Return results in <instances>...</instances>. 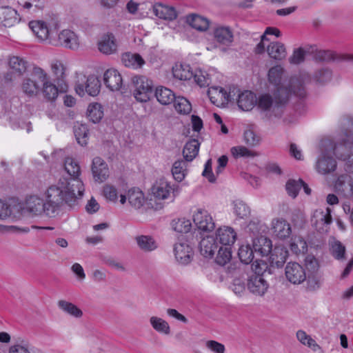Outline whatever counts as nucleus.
Listing matches in <instances>:
<instances>
[{
    "instance_id": "obj_1",
    "label": "nucleus",
    "mask_w": 353,
    "mask_h": 353,
    "mask_svg": "<svg viewBox=\"0 0 353 353\" xmlns=\"http://www.w3.org/2000/svg\"><path fill=\"white\" fill-rule=\"evenodd\" d=\"M70 184L77 185L79 190H82V185L78 181L74 180ZM68 185L70 183L67 184L65 181H61L50 185L46 191V200L38 195L30 196L23 204V211L33 216H41L43 214L49 217L56 216L63 203L73 205L72 198L74 193V190L68 191Z\"/></svg>"
},
{
    "instance_id": "obj_2",
    "label": "nucleus",
    "mask_w": 353,
    "mask_h": 353,
    "mask_svg": "<svg viewBox=\"0 0 353 353\" xmlns=\"http://www.w3.org/2000/svg\"><path fill=\"white\" fill-rule=\"evenodd\" d=\"M283 73V68L281 65L274 66L268 72V80L270 83L276 87L274 90L275 101L278 103H285L289 97L292 94L301 98L304 97L305 91L303 88V81L299 78H292L289 88L280 85Z\"/></svg>"
},
{
    "instance_id": "obj_3",
    "label": "nucleus",
    "mask_w": 353,
    "mask_h": 353,
    "mask_svg": "<svg viewBox=\"0 0 353 353\" xmlns=\"http://www.w3.org/2000/svg\"><path fill=\"white\" fill-rule=\"evenodd\" d=\"M64 169L65 172L70 175L71 177L70 179L61 178L57 183L61 181H65L67 184L72 183V181H78L82 185V190L79 192V188L77 185H71V184L68 185V191L74 190V196L72 198V204H74L77 199H80L84 192L85 188L84 185L82 181L79 178V176L81 174V168L79 165V163L72 157H67L64 161Z\"/></svg>"
},
{
    "instance_id": "obj_4",
    "label": "nucleus",
    "mask_w": 353,
    "mask_h": 353,
    "mask_svg": "<svg viewBox=\"0 0 353 353\" xmlns=\"http://www.w3.org/2000/svg\"><path fill=\"white\" fill-rule=\"evenodd\" d=\"M46 77V71L40 67H33L29 76L23 78L21 88L22 92L28 97H36L41 92L42 81Z\"/></svg>"
},
{
    "instance_id": "obj_5",
    "label": "nucleus",
    "mask_w": 353,
    "mask_h": 353,
    "mask_svg": "<svg viewBox=\"0 0 353 353\" xmlns=\"http://www.w3.org/2000/svg\"><path fill=\"white\" fill-rule=\"evenodd\" d=\"M333 146V143L329 139L322 141L321 154L316 164V169L319 173L326 174L335 170L336 161L329 150V149H332Z\"/></svg>"
},
{
    "instance_id": "obj_6",
    "label": "nucleus",
    "mask_w": 353,
    "mask_h": 353,
    "mask_svg": "<svg viewBox=\"0 0 353 353\" xmlns=\"http://www.w3.org/2000/svg\"><path fill=\"white\" fill-rule=\"evenodd\" d=\"M181 192L179 185L171 184L165 179L155 181L150 189L151 196L156 201H164L172 199L173 201Z\"/></svg>"
},
{
    "instance_id": "obj_7",
    "label": "nucleus",
    "mask_w": 353,
    "mask_h": 353,
    "mask_svg": "<svg viewBox=\"0 0 353 353\" xmlns=\"http://www.w3.org/2000/svg\"><path fill=\"white\" fill-rule=\"evenodd\" d=\"M28 26L39 42L50 45L59 32L58 23H28Z\"/></svg>"
},
{
    "instance_id": "obj_8",
    "label": "nucleus",
    "mask_w": 353,
    "mask_h": 353,
    "mask_svg": "<svg viewBox=\"0 0 353 353\" xmlns=\"http://www.w3.org/2000/svg\"><path fill=\"white\" fill-rule=\"evenodd\" d=\"M330 141L334 146L329 150L337 158L346 160L353 154V134L347 132L341 134L336 143Z\"/></svg>"
},
{
    "instance_id": "obj_9",
    "label": "nucleus",
    "mask_w": 353,
    "mask_h": 353,
    "mask_svg": "<svg viewBox=\"0 0 353 353\" xmlns=\"http://www.w3.org/2000/svg\"><path fill=\"white\" fill-rule=\"evenodd\" d=\"M100 89V81L94 75H90L88 77L81 75L78 77V81L75 85L76 92L80 97H83L85 94L95 97L99 94Z\"/></svg>"
},
{
    "instance_id": "obj_10",
    "label": "nucleus",
    "mask_w": 353,
    "mask_h": 353,
    "mask_svg": "<svg viewBox=\"0 0 353 353\" xmlns=\"http://www.w3.org/2000/svg\"><path fill=\"white\" fill-rule=\"evenodd\" d=\"M80 44L79 36L70 29L59 30L54 41H52V46H61L72 50H78Z\"/></svg>"
},
{
    "instance_id": "obj_11",
    "label": "nucleus",
    "mask_w": 353,
    "mask_h": 353,
    "mask_svg": "<svg viewBox=\"0 0 353 353\" xmlns=\"http://www.w3.org/2000/svg\"><path fill=\"white\" fill-rule=\"evenodd\" d=\"M134 87L133 94L137 101L146 102L152 92V83L144 76H136L132 78Z\"/></svg>"
},
{
    "instance_id": "obj_12",
    "label": "nucleus",
    "mask_w": 353,
    "mask_h": 353,
    "mask_svg": "<svg viewBox=\"0 0 353 353\" xmlns=\"http://www.w3.org/2000/svg\"><path fill=\"white\" fill-rule=\"evenodd\" d=\"M192 220L199 230L211 232L215 228V222L212 215L204 208L198 207L192 211Z\"/></svg>"
},
{
    "instance_id": "obj_13",
    "label": "nucleus",
    "mask_w": 353,
    "mask_h": 353,
    "mask_svg": "<svg viewBox=\"0 0 353 353\" xmlns=\"http://www.w3.org/2000/svg\"><path fill=\"white\" fill-rule=\"evenodd\" d=\"M311 223L317 231L322 233L327 232L332 223L330 208H326L314 210L311 218Z\"/></svg>"
},
{
    "instance_id": "obj_14",
    "label": "nucleus",
    "mask_w": 353,
    "mask_h": 353,
    "mask_svg": "<svg viewBox=\"0 0 353 353\" xmlns=\"http://www.w3.org/2000/svg\"><path fill=\"white\" fill-rule=\"evenodd\" d=\"M285 276L294 285L301 284L307 278L304 267L297 262L288 263L285 268Z\"/></svg>"
},
{
    "instance_id": "obj_15",
    "label": "nucleus",
    "mask_w": 353,
    "mask_h": 353,
    "mask_svg": "<svg viewBox=\"0 0 353 353\" xmlns=\"http://www.w3.org/2000/svg\"><path fill=\"white\" fill-rule=\"evenodd\" d=\"M272 235L278 239L284 240L292 234L290 224L283 218H274L270 225Z\"/></svg>"
},
{
    "instance_id": "obj_16",
    "label": "nucleus",
    "mask_w": 353,
    "mask_h": 353,
    "mask_svg": "<svg viewBox=\"0 0 353 353\" xmlns=\"http://www.w3.org/2000/svg\"><path fill=\"white\" fill-rule=\"evenodd\" d=\"M216 241L223 246H232L237 239V234L230 226L219 227L215 232Z\"/></svg>"
},
{
    "instance_id": "obj_17",
    "label": "nucleus",
    "mask_w": 353,
    "mask_h": 353,
    "mask_svg": "<svg viewBox=\"0 0 353 353\" xmlns=\"http://www.w3.org/2000/svg\"><path fill=\"white\" fill-rule=\"evenodd\" d=\"M174 253L176 260L182 265L188 264L193 257L192 249L186 241L176 243Z\"/></svg>"
},
{
    "instance_id": "obj_18",
    "label": "nucleus",
    "mask_w": 353,
    "mask_h": 353,
    "mask_svg": "<svg viewBox=\"0 0 353 353\" xmlns=\"http://www.w3.org/2000/svg\"><path fill=\"white\" fill-rule=\"evenodd\" d=\"M248 289L256 296H263L269 288L268 281L261 275H252L248 280Z\"/></svg>"
},
{
    "instance_id": "obj_19",
    "label": "nucleus",
    "mask_w": 353,
    "mask_h": 353,
    "mask_svg": "<svg viewBox=\"0 0 353 353\" xmlns=\"http://www.w3.org/2000/svg\"><path fill=\"white\" fill-rule=\"evenodd\" d=\"M103 82L111 91H118L123 85V79L121 74L114 68L108 69L104 72Z\"/></svg>"
},
{
    "instance_id": "obj_20",
    "label": "nucleus",
    "mask_w": 353,
    "mask_h": 353,
    "mask_svg": "<svg viewBox=\"0 0 353 353\" xmlns=\"http://www.w3.org/2000/svg\"><path fill=\"white\" fill-rule=\"evenodd\" d=\"M208 95L212 103L217 107L224 106L229 101V94L221 87H210L208 89Z\"/></svg>"
},
{
    "instance_id": "obj_21",
    "label": "nucleus",
    "mask_w": 353,
    "mask_h": 353,
    "mask_svg": "<svg viewBox=\"0 0 353 353\" xmlns=\"http://www.w3.org/2000/svg\"><path fill=\"white\" fill-rule=\"evenodd\" d=\"M152 12L159 19L165 21H173L177 17L174 7L161 3H157L152 6Z\"/></svg>"
},
{
    "instance_id": "obj_22",
    "label": "nucleus",
    "mask_w": 353,
    "mask_h": 353,
    "mask_svg": "<svg viewBox=\"0 0 353 353\" xmlns=\"http://www.w3.org/2000/svg\"><path fill=\"white\" fill-rule=\"evenodd\" d=\"M92 171L94 180L99 182L105 181L109 176V169L106 163L100 157L92 160Z\"/></svg>"
},
{
    "instance_id": "obj_23",
    "label": "nucleus",
    "mask_w": 353,
    "mask_h": 353,
    "mask_svg": "<svg viewBox=\"0 0 353 353\" xmlns=\"http://www.w3.org/2000/svg\"><path fill=\"white\" fill-rule=\"evenodd\" d=\"M99 50L105 54H114L117 50V43L112 33H106L101 36L98 42Z\"/></svg>"
},
{
    "instance_id": "obj_24",
    "label": "nucleus",
    "mask_w": 353,
    "mask_h": 353,
    "mask_svg": "<svg viewBox=\"0 0 353 353\" xmlns=\"http://www.w3.org/2000/svg\"><path fill=\"white\" fill-rule=\"evenodd\" d=\"M138 248L143 252H152L159 247L157 239L151 235L140 234L134 237Z\"/></svg>"
},
{
    "instance_id": "obj_25",
    "label": "nucleus",
    "mask_w": 353,
    "mask_h": 353,
    "mask_svg": "<svg viewBox=\"0 0 353 353\" xmlns=\"http://www.w3.org/2000/svg\"><path fill=\"white\" fill-rule=\"evenodd\" d=\"M335 188L345 197H353V181L350 176L347 174L340 176L336 182Z\"/></svg>"
},
{
    "instance_id": "obj_26",
    "label": "nucleus",
    "mask_w": 353,
    "mask_h": 353,
    "mask_svg": "<svg viewBox=\"0 0 353 353\" xmlns=\"http://www.w3.org/2000/svg\"><path fill=\"white\" fill-rule=\"evenodd\" d=\"M288 256V251L283 245H276L270 252V261L272 266L281 268Z\"/></svg>"
},
{
    "instance_id": "obj_27",
    "label": "nucleus",
    "mask_w": 353,
    "mask_h": 353,
    "mask_svg": "<svg viewBox=\"0 0 353 353\" xmlns=\"http://www.w3.org/2000/svg\"><path fill=\"white\" fill-rule=\"evenodd\" d=\"M256 103V95L251 91L245 90L239 94L237 104L243 111H250Z\"/></svg>"
},
{
    "instance_id": "obj_28",
    "label": "nucleus",
    "mask_w": 353,
    "mask_h": 353,
    "mask_svg": "<svg viewBox=\"0 0 353 353\" xmlns=\"http://www.w3.org/2000/svg\"><path fill=\"white\" fill-rule=\"evenodd\" d=\"M199 249L204 257H212L217 250L216 239L212 236H208L200 241Z\"/></svg>"
},
{
    "instance_id": "obj_29",
    "label": "nucleus",
    "mask_w": 353,
    "mask_h": 353,
    "mask_svg": "<svg viewBox=\"0 0 353 353\" xmlns=\"http://www.w3.org/2000/svg\"><path fill=\"white\" fill-rule=\"evenodd\" d=\"M41 92L43 93L45 99L51 101L55 100L59 94L58 88L50 81V77L46 72L45 79L41 83Z\"/></svg>"
},
{
    "instance_id": "obj_30",
    "label": "nucleus",
    "mask_w": 353,
    "mask_h": 353,
    "mask_svg": "<svg viewBox=\"0 0 353 353\" xmlns=\"http://www.w3.org/2000/svg\"><path fill=\"white\" fill-rule=\"evenodd\" d=\"M272 249V241L265 236H260L253 241V250L261 256H268Z\"/></svg>"
},
{
    "instance_id": "obj_31",
    "label": "nucleus",
    "mask_w": 353,
    "mask_h": 353,
    "mask_svg": "<svg viewBox=\"0 0 353 353\" xmlns=\"http://www.w3.org/2000/svg\"><path fill=\"white\" fill-rule=\"evenodd\" d=\"M268 55L275 60H282L287 56V51L283 43L280 42H271L267 46Z\"/></svg>"
},
{
    "instance_id": "obj_32",
    "label": "nucleus",
    "mask_w": 353,
    "mask_h": 353,
    "mask_svg": "<svg viewBox=\"0 0 353 353\" xmlns=\"http://www.w3.org/2000/svg\"><path fill=\"white\" fill-rule=\"evenodd\" d=\"M123 64L128 68L138 69L145 64V61L139 54L124 53L121 57Z\"/></svg>"
},
{
    "instance_id": "obj_33",
    "label": "nucleus",
    "mask_w": 353,
    "mask_h": 353,
    "mask_svg": "<svg viewBox=\"0 0 353 353\" xmlns=\"http://www.w3.org/2000/svg\"><path fill=\"white\" fill-rule=\"evenodd\" d=\"M58 307L64 313L76 319L83 316V311L75 304L65 300H60L57 302Z\"/></svg>"
},
{
    "instance_id": "obj_34",
    "label": "nucleus",
    "mask_w": 353,
    "mask_h": 353,
    "mask_svg": "<svg viewBox=\"0 0 353 353\" xmlns=\"http://www.w3.org/2000/svg\"><path fill=\"white\" fill-rule=\"evenodd\" d=\"M149 321L152 327L159 334L165 336L170 334V326L163 319L157 316H152L150 318Z\"/></svg>"
},
{
    "instance_id": "obj_35",
    "label": "nucleus",
    "mask_w": 353,
    "mask_h": 353,
    "mask_svg": "<svg viewBox=\"0 0 353 353\" xmlns=\"http://www.w3.org/2000/svg\"><path fill=\"white\" fill-rule=\"evenodd\" d=\"M128 202L135 209H140L145 202L144 194L138 188H132L128 192Z\"/></svg>"
},
{
    "instance_id": "obj_36",
    "label": "nucleus",
    "mask_w": 353,
    "mask_h": 353,
    "mask_svg": "<svg viewBox=\"0 0 353 353\" xmlns=\"http://www.w3.org/2000/svg\"><path fill=\"white\" fill-rule=\"evenodd\" d=\"M172 74L174 78L181 81L190 80L193 77L189 65L176 64L172 68Z\"/></svg>"
},
{
    "instance_id": "obj_37",
    "label": "nucleus",
    "mask_w": 353,
    "mask_h": 353,
    "mask_svg": "<svg viewBox=\"0 0 353 353\" xmlns=\"http://www.w3.org/2000/svg\"><path fill=\"white\" fill-rule=\"evenodd\" d=\"M200 143L196 139L188 141L183 150V154L187 161H192L198 154Z\"/></svg>"
},
{
    "instance_id": "obj_38",
    "label": "nucleus",
    "mask_w": 353,
    "mask_h": 353,
    "mask_svg": "<svg viewBox=\"0 0 353 353\" xmlns=\"http://www.w3.org/2000/svg\"><path fill=\"white\" fill-rule=\"evenodd\" d=\"M8 65L14 72L22 75L27 70L28 62L20 57L12 56L9 58Z\"/></svg>"
},
{
    "instance_id": "obj_39",
    "label": "nucleus",
    "mask_w": 353,
    "mask_h": 353,
    "mask_svg": "<svg viewBox=\"0 0 353 353\" xmlns=\"http://www.w3.org/2000/svg\"><path fill=\"white\" fill-rule=\"evenodd\" d=\"M313 52L312 46L300 47L293 51L292 56L289 58L290 63L300 64L305 61L306 56Z\"/></svg>"
},
{
    "instance_id": "obj_40",
    "label": "nucleus",
    "mask_w": 353,
    "mask_h": 353,
    "mask_svg": "<svg viewBox=\"0 0 353 353\" xmlns=\"http://www.w3.org/2000/svg\"><path fill=\"white\" fill-rule=\"evenodd\" d=\"M155 96L158 101L163 105H168L174 102L176 99L173 92L164 87L157 88L155 92Z\"/></svg>"
},
{
    "instance_id": "obj_41",
    "label": "nucleus",
    "mask_w": 353,
    "mask_h": 353,
    "mask_svg": "<svg viewBox=\"0 0 353 353\" xmlns=\"http://www.w3.org/2000/svg\"><path fill=\"white\" fill-rule=\"evenodd\" d=\"M268 34H273L276 37H279L280 36V31L276 28H267L264 34L261 37V41L256 46V53L262 54L265 51V48H267V46L268 45V43L269 41L267 38V35Z\"/></svg>"
},
{
    "instance_id": "obj_42",
    "label": "nucleus",
    "mask_w": 353,
    "mask_h": 353,
    "mask_svg": "<svg viewBox=\"0 0 353 353\" xmlns=\"http://www.w3.org/2000/svg\"><path fill=\"white\" fill-rule=\"evenodd\" d=\"M87 115L93 123H96L99 122L103 117V111L101 105L98 103L90 104L88 107Z\"/></svg>"
},
{
    "instance_id": "obj_43",
    "label": "nucleus",
    "mask_w": 353,
    "mask_h": 353,
    "mask_svg": "<svg viewBox=\"0 0 353 353\" xmlns=\"http://www.w3.org/2000/svg\"><path fill=\"white\" fill-rule=\"evenodd\" d=\"M297 340L303 345L311 348L314 351L320 349V346L316 343L310 335L307 334L305 331L300 330L296 332Z\"/></svg>"
},
{
    "instance_id": "obj_44",
    "label": "nucleus",
    "mask_w": 353,
    "mask_h": 353,
    "mask_svg": "<svg viewBox=\"0 0 353 353\" xmlns=\"http://www.w3.org/2000/svg\"><path fill=\"white\" fill-rule=\"evenodd\" d=\"M290 250L295 254L304 253L307 251V245L306 241L300 236H295L290 240L289 244Z\"/></svg>"
},
{
    "instance_id": "obj_45",
    "label": "nucleus",
    "mask_w": 353,
    "mask_h": 353,
    "mask_svg": "<svg viewBox=\"0 0 353 353\" xmlns=\"http://www.w3.org/2000/svg\"><path fill=\"white\" fill-rule=\"evenodd\" d=\"M230 152L234 159L254 158L258 155L255 151L249 150L243 145L234 146L231 148Z\"/></svg>"
},
{
    "instance_id": "obj_46",
    "label": "nucleus",
    "mask_w": 353,
    "mask_h": 353,
    "mask_svg": "<svg viewBox=\"0 0 353 353\" xmlns=\"http://www.w3.org/2000/svg\"><path fill=\"white\" fill-rule=\"evenodd\" d=\"M214 37L219 43L226 45L232 43L233 39L232 32L227 27L216 28L214 32Z\"/></svg>"
},
{
    "instance_id": "obj_47",
    "label": "nucleus",
    "mask_w": 353,
    "mask_h": 353,
    "mask_svg": "<svg viewBox=\"0 0 353 353\" xmlns=\"http://www.w3.org/2000/svg\"><path fill=\"white\" fill-rule=\"evenodd\" d=\"M76 139L81 145H86L88 141V129L86 125L77 124L74 127Z\"/></svg>"
},
{
    "instance_id": "obj_48",
    "label": "nucleus",
    "mask_w": 353,
    "mask_h": 353,
    "mask_svg": "<svg viewBox=\"0 0 353 353\" xmlns=\"http://www.w3.org/2000/svg\"><path fill=\"white\" fill-rule=\"evenodd\" d=\"M187 164L183 160H179L174 163L172 173L174 179L179 182L182 181L186 175Z\"/></svg>"
},
{
    "instance_id": "obj_49",
    "label": "nucleus",
    "mask_w": 353,
    "mask_h": 353,
    "mask_svg": "<svg viewBox=\"0 0 353 353\" xmlns=\"http://www.w3.org/2000/svg\"><path fill=\"white\" fill-rule=\"evenodd\" d=\"M232 259L231 246L222 245L218 250L216 257V262L220 265H225L230 261Z\"/></svg>"
},
{
    "instance_id": "obj_50",
    "label": "nucleus",
    "mask_w": 353,
    "mask_h": 353,
    "mask_svg": "<svg viewBox=\"0 0 353 353\" xmlns=\"http://www.w3.org/2000/svg\"><path fill=\"white\" fill-rule=\"evenodd\" d=\"M8 353H31L30 345L26 340L19 339L10 346Z\"/></svg>"
},
{
    "instance_id": "obj_51",
    "label": "nucleus",
    "mask_w": 353,
    "mask_h": 353,
    "mask_svg": "<svg viewBox=\"0 0 353 353\" xmlns=\"http://www.w3.org/2000/svg\"><path fill=\"white\" fill-rule=\"evenodd\" d=\"M234 213L240 219H245L250 214V209L248 205L242 201L236 200L233 203Z\"/></svg>"
},
{
    "instance_id": "obj_52",
    "label": "nucleus",
    "mask_w": 353,
    "mask_h": 353,
    "mask_svg": "<svg viewBox=\"0 0 353 353\" xmlns=\"http://www.w3.org/2000/svg\"><path fill=\"white\" fill-rule=\"evenodd\" d=\"M254 250L249 245H242L240 246L238 255L241 261L245 264L250 263L254 258Z\"/></svg>"
},
{
    "instance_id": "obj_53",
    "label": "nucleus",
    "mask_w": 353,
    "mask_h": 353,
    "mask_svg": "<svg viewBox=\"0 0 353 353\" xmlns=\"http://www.w3.org/2000/svg\"><path fill=\"white\" fill-rule=\"evenodd\" d=\"M0 20L2 21H19L21 19L19 17L17 10L9 6L0 8Z\"/></svg>"
},
{
    "instance_id": "obj_54",
    "label": "nucleus",
    "mask_w": 353,
    "mask_h": 353,
    "mask_svg": "<svg viewBox=\"0 0 353 353\" xmlns=\"http://www.w3.org/2000/svg\"><path fill=\"white\" fill-rule=\"evenodd\" d=\"M192 78L200 87L208 86L211 82L210 74L206 71L200 69L193 72Z\"/></svg>"
},
{
    "instance_id": "obj_55",
    "label": "nucleus",
    "mask_w": 353,
    "mask_h": 353,
    "mask_svg": "<svg viewBox=\"0 0 353 353\" xmlns=\"http://www.w3.org/2000/svg\"><path fill=\"white\" fill-rule=\"evenodd\" d=\"M174 106L175 110L180 114H187L190 112L192 105L188 100L184 97H176Z\"/></svg>"
},
{
    "instance_id": "obj_56",
    "label": "nucleus",
    "mask_w": 353,
    "mask_h": 353,
    "mask_svg": "<svg viewBox=\"0 0 353 353\" xmlns=\"http://www.w3.org/2000/svg\"><path fill=\"white\" fill-rule=\"evenodd\" d=\"M172 226L174 230L179 233H187L190 231L192 228V223L190 220L185 218L174 220L172 223Z\"/></svg>"
},
{
    "instance_id": "obj_57",
    "label": "nucleus",
    "mask_w": 353,
    "mask_h": 353,
    "mask_svg": "<svg viewBox=\"0 0 353 353\" xmlns=\"http://www.w3.org/2000/svg\"><path fill=\"white\" fill-rule=\"evenodd\" d=\"M103 195L110 202L116 203L119 199V192L112 185L106 184L103 187Z\"/></svg>"
},
{
    "instance_id": "obj_58",
    "label": "nucleus",
    "mask_w": 353,
    "mask_h": 353,
    "mask_svg": "<svg viewBox=\"0 0 353 353\" xmlns=\"http://www.w3.org/2000/svg\"><path fill=\"white\" fill-rule=\"evenodd\" d=\"M303 186V181L301 179L299 180H289L286 183V190L290 196L293 198H295L299 191Z\"/></svg>"
},
{
    "instance_id": "obj_59",
    "label": "nucleus",
    "mask_w": 353,
    "mask_h": 353,
    "mask_svg": "<svg viewBox=\"0 0 353 353\" xmlns=\"http://www.w3.org/2000/svg\"><path fill=\"white\" fill-rule=\"evenodd\" d=\"M273 103H275L276 105H279L283 104L284 103H276L275 101V97H274L273 99L269 94H263L259 98L258 106L264 110L269 109Z\"/></svg>"
},
{
    "instance_id": "obj_60",
    "label": "nucleus",
    "mask_w": 353,
    "mask_h": 353,
    "mask_svg": "<svg viewBox=\"0 0 353 353\" xmlns=\"http://www.w3.org/2000/svg\"><path fill=\"white\" fill-rule=\"evenodd\" d=\"M331 253L337 259H341L344 257L345 248L340 241L334 240L331 243Z\"/></svg>"
},
{
    "instance_id": "obj_61",
    "label": "nucleus",
    "mask_w": 353,
    "mask_h": 353,
    "mask_svg": "<svg viewBox=\"0 0 353 353\" xmlns=\"http://www.w3.org/2000/svg\"><path fill=\"white\" fill-rule=\"evenodd\" d=\"M205 347L213 353H225V351L223 344L214 340L206 341L205 342Z\"/></svg>"
},
{
    "instance_id": "obj_62",
    "label": "nucleus",
    "mask_w": 353,
    "mask_h": 353,
    "mask_svg": "<svg viewBox=\"0 0 353 353\" xmlns=\"http://www.w3.org/2000/svg\"><path fill=\"white\" fill-rule=\"evenodd\" d=\"M244 141L248 145L254 146L259 143L260 137L253 130H248L244 132Z\"/></svg>"
},
{
    "instance_id": "obj_63",
    "label": "nucleus",
    "mask_w": 353,
    "mask_h": 353,
    "mask_svg": "<svg viewBox=\"0 0 353 353\" xmlns=\"http://www.w3.org/2000/svg\"><path fill=\"white\" fill-rule=\"evenodd\" d=\"M252 269L254 272V275H261L266 271L268 269V265L265 262L261 260H256L252 264Z\"/></svg>"
},
{
    "instance_id": "obj_64",
    "label": "nucleus",
    "mask_w": 353,
    "mask_h": 353,
    "mask_svg": "<svg viewBox=\"0 0 353 353\" xmlns=\"http://www.w3.org/2000/svg\"><path fill=\"white\" fill-rule=\"evenodd\" d=\"M231 288L236 295H242L245 290L244 281L240 279H235L232 284Z\"/></svg>"
}]
</instances>
